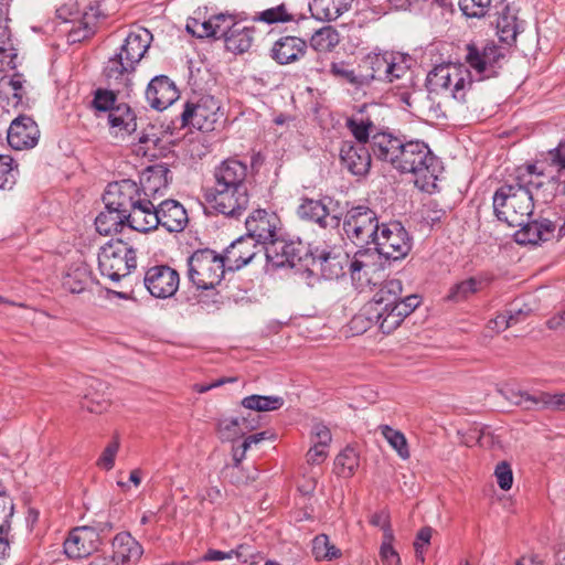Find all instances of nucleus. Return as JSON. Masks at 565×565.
<instances>
[{
  "mask_svg": "<svg viewBox=\"0 0 565 565\" xmlns=\"http://www.w3.org/2000/svg\"><path fill=\"white\" fill-rule=\"evenodd\" d=\"M529 193L511 182L500 186L493 195V211L498 220L511 227L524 224L534 209V200Z\"/></svg>",
  "mask_w": 565,
  "mask_h": 565,
  "instance_id": "1",
  "label": "nucleus"
},
{
  "mask_svg": "<svg viewBox=\"0 0 565 565\" xmlns=\"http://www.w3.org/2000/svg\"><path fill=\"white\" fill-rule=\"evenodd\" d=\"M426 85L430 93L449 90L455 99L466 102L467 93L472 87L471 73L462 64H439L428 73Z\"/></svg>",
  "mask_w": 565,
  "mask_h": 565,
  "instance_id": "2",
  "label": "nucleus"
},
{
  "mask_svg": "<svg viewBox=\"0 0 565 565\" xmlns=\"http://www.w3.org/2000/svg\"><path fill=\"white\" fill-rule=\"evenodd\" d=\"M225 269L224 259L210 248L198 249L188 258L186 275L198 289H214L221 284Z\"/></svg>",
  "mask_w": 565,
  "mask_h": 565,
  "instance_id": "3",
  "label": "nucleus"
},
{
  "mask_svg": "<svg viewBox=\"0 0 565 565\" xmlns=\"http://www.w3.org/2000/svg\"><path fill=\"white\" fill-rule=\"evenodd\" d=\"M137 266L136 250L122 239L110 241L98 253L100 274L113 281H119Z\"/></svg>",
  "mask_w": 565,
  "mask_h": 565,
  "instance_id": "4",
  "label": "nucleus"
},
{
  "mask_svg": "<svg viewBox=\"0 0 565 565\" xmlns=\"http://www.w3.org/2000/svg\"><path fill=\"white\" fill-rule=\"evenodd\" d=\"M395 168L401 173H413L424 179H436L438 161L427 143L422 140H404Z\"/></svg>",
  "mask_w": 565,
  "mask_h": 565,
  "instance_id": "5",
  "label": "nucleus"
},
{
  "mask_svg": "<svg viewBox=\"0 0 565 565\" xmlns=\"http://www.w3.org/2000/svg\"><path fill=\"white\" fill-rule=\"evenodd\" d=\"M380 228L377 214L369 206H353L344 215L343 231L355 245L373 244Z\"/></svg>",
  "mask_w": 565,
  "mask_h": 565,
  "instance_id": "6",
  "label": "nucleus"
},
{
  "mask_svg": "<svg viewBox=\"0 0 565 565\" xmlns=\"http://www.w3.org/2000/svg\"><path fill=\"white\" fill-rule=\"evenodd\" d=\"M210 206L226 217L238 218L249 203L248 188L213 184L204 194Z\"/></svg>",
  "mask_w": 565,
  "mask_h": 565,
  "instance_id": "7",
  "label": "nucleus"
},
{
  "mask_svg": "<svg viewBox=\"0 0 565 565\" xmlns=\"http://www.w3.org/2000/svg\"><path fill=\"white\" fill-rule=\"evenodd\" d=\"M373 245L379 255L386 259L398 260L411 252L412 238L402 223H383Z\"/></svg>",
  "mask_w": 565,
  "mask_h": 565,
  "instance_id": "8",
  "label": "nucleus"
},
{
  "mask_svg": "<svg viewBox=\"0 0 565 565\" xmlns=\"http://www.w3.org/2000/svg\"><path fill=\"white\" fill-rule=\"evenodd\" d=\"M504 53L500 46L490 41L484 44L469 43L466 46L465 60L467 64L480 76V79L498 75Z\"/></svg>",
  "mask_w": 565,
  "mask_h": 565,
  "instance_id": "9",
  "label": "nucleus"
},
{
  "mask_svg": "<svg viewBox=\"0 0 565 565\" xmlns=\"http://www.w3.org/2000/svg\"><path fill=\"white\" fill-rule=\"evenodd\" d=\"M420 303L417 295L404 297L399 303L387 307H374L366 309L369 320H374L385 334L396 330L406 317H408Z\"/></svg>",
  "mask_w": 565,
  "mask_h": 565,
  "instance_id": "10",
  "label": "nucleus"
},
{
  "mask_svg": "<svg viewBox=\"0 0 565 565\" xmlns=\"http://www.w3.org/2000/svg\"><path fill=\"white\" fill-rule=\"evenodd\" d=\"M222 114L220 106L212 96L200 98L198 103L188 102L181 114L182 127L191 126L201 131H212Z\"/></svg>",
  "mask_w": 565,
  "mask_h": 565,
  "instance_id": "11",
  "label": "nucleus"
},
{
  "mask_svg": "<svg viewBox=\"0 0 565 565\" xmlns=\"http://www.w3.org/2000/svg\"><path fill=\"white\" fill-rule=\"evenodd\" d=\"M108 522L97 523L96 526L76 527L68 534L64 542V552L70 558H81L89 555L97 548L99 533L110 531Z\"/></svg>",
  "mask_w": 565,
  "mask_h": 565,
  "instance_id": "12",
  "label": "nucleus"
},
{
  "mask_svg": "<svg viewBox=\"0 0 565 565\" xmlns=\"http://www.w3.org/2000/svg\"><path fill=\"white\" fill-rule=\"evenodd\" d=\"M143 282L151 296L166 299L177 292L180 276L175 269L168 265H157L146 271Z\"/></svg>",
  "mask_w": 565,
  "mask_h": 565,
  "instance_id": "13",
  "label": "nucleus"
},
{
  "mask_svg": "<svg viewBox=\"0 0 565 565\" xmlns=\"http://www.w3.org/2000/svg\"><path fill=\"white\" fill-rule=\"evenodd\" d=\"M280 225L276 213L263 209L255 210L245 221L247 237L262 246L279 233Z\"/></svg>",
  "mask_w": 565,
  "mask_h": 565,
  "instance_id": "14",
  "label": "nucleus"
},
{
  "mask_svg": "<svg viewBox=\"0 0 565 565\" xmlns=\"http://www.w3.org/2000/svg\"><path fill=\"white\" fill-rule=\"evenodd\" d=\"M508 401L526 411L546 408L555 412H565V393L551 394L537 392L530 394L526 391L510 390L504 393Z\"/></svg>",
  "mask_w": 565,
  "mask_h": 565,
  "instance_id": "15",
  "label": "nucleus"
},
{
  "mask_svg": "<svg viewBox=\"0 0 565 565\" xmlns=\"http://www.w3.org/2000/svg\"><path fill=\"white\" fill-rule=\"evenodd\" d=\"M140 196L139 185L132 180L124 179L108 184L103 201L107 209L121 211L126 214Z\"/></svg>",
  "mask_w": 565,
  "mask_h": 565,
  "instance_id": "16",
  "label": "nucleus"
},
{
  "mask_svg": "<svg viewBox=\"0 0 565 565\" xmlns=\"http://www.w3.org/2000/svg\"><path fill=\"white\" fill-rule=\"evenodd\" d=\"M172 180V173L166 163L148 167L140 178L141 195L153 201L161 199Z\"/></svg>",
  "mask_w": 565,
  "mask_h": 565,
  "instance_id": "17",
  "label": "nucleus"
},
{
  "mask_svg": "<svg viewBox=\"0 0 565 565\" xmlns=\"http://www.w3.org/2000/svg\"><path fill=\"white\" fill-rule=\"evenodd\" d=\"M158 204L156 201L140 196L134 206L126 213L127 225L138 232L148 233L158 228Z\"/></svg>",
  "mask_w": 565,
  "mask_h": 565,
  "instance_id": "18",
  "label": "nucleus"
},
{
  "mask_svg": "<svg viewBox=\"0 0 565 565\" xmlns=\"http://www.w3.org/2000/svg\"><path fill=\"white\" fill-rule=\"evenodd\" d=\"M40 130L29 116L20 115L12 120L8 129V143L15 150L33 148L39 140Z\"/></svg>",
  "mask_w": 565,
  "mask_h": 565,
  "instance_id": "19",
  "label": "nucleus"
},
{
  "mask_svg": "<svg viewBox=\"0 0 565 565\" xmlns=\"http://www.w3.org/2000/svg\"><path fill=\"white\" fill-rule=\"evenodd\" d=\"M339 156L342 167L353 175L363 177L369 173L372 154L366 146L345 140L341 143Z\"/></svg>",
  "mask_w": 565,
  "mask_h": 565,
  "instance_id": "20",
  "label": "nucleus"
},
{
  "mask_svg": "<svg viewBox=\"0 0 565 565\" xmlns=\"http://www.w3.org/2000/svg\"><path fill=\"white\" fill-rule=\"evenodd\" d=\"M146 98L153 109L164 110L179 98V90L168 76L158 75L148 84Z\"/></svg>",
  "mask_w": 565,
  "mask_h": 565,
  "instance_id": "21",
  "label": "nucleus"
},
{
  "mask_svg": "<svg viewBox=\"0 0 565 565\" xmlns=\"http://www.w3.org/2000/svg\"><path fill=\"white\" fill-rule=\"evenodd\" d=\"M405 136H396L392 132L380 131L373 134L371 139L372 154L376 160L388 163L395 168L399 157Z\"/></svg>",
  "mask_w": 565,
  "mask_h": 565,
  "instance_id": "22",
  "label": "nucleus"
},
{
  "mask_svg": "<svg viewBox=\"0 0 565 565\" xmlns=\"http://www.w3.org/2000/svg\"><path fill=\"white\" fill-rule=\"evenodd\" d=\"M262 248L249 237H239L233 242L221 255L224 259L225 268L228 270H238L249 264Z\"/></svg>",
  "mask_w": 565,
  "mask_h": 565,
  "instance_id": "23",
  "label": "nucleus"
},
{
  "mask_svg": "<svg viewBox=\"0 0 565 565\" xmlns=\"http://www.w3.org/2000/svg\"><path fill=\"white\" fill-rule=\"evenodd\" d=\"M313 262L319 263L320 270L327 279H338L347 273L349 254L341 247H332L328 250L317 249Z\"/></svg>",
  "mask_w": 565,
  "mask_h": 565,
  "instance_id": "24",
  "label": "nucleus"
},
{
  "mask_svg": "<svg viewBox=\"0 0 565 565\" xmlns=\"http://www.w3.org/2000/svg\"><path fill=\"white\" fill-rule=\"evenodd\" d=\"M248 166L235 158H228L215 167L213 172L214 184L247 186Z\"/></svg>",
  "mask_w": 565,
  "mask_h": 565,
  "instance_id": "25",
  "label": "nucleus"
},
{
  "mask_svg": "<svg viewBox=\"0 0 565 565\" xmlns=\"http://www.w3.org/2000/svg\"><path fill=\"white\" fill-rule=\"evenodd\" d=\"M157 216L159 226L170 233L182 232L189 223L186 210L175 200H164L158 203Z\"/></svg>",
  "mask_w": 565,
  "mask_h": 565,
  "instance_id": "26",
  "label": "nucleus"
},
{
  "mask_svg": "<svg viewBox=\"0 0 565 565\" xmlns=\"http://www.w3.org/2000/svg\"><path fill=\"white\" fill-rule=\"evenodd\" d=\"M228 28L225 29L224 39L225 47L227 51L235 54H243L247 52L254 41V26H245L242 23L235 21L233 15H230Z\"/></svg>",
  "mask_w": 565,
  "mask_h": 565,
  "instance_id": "27",
  "label": "nucleus"
},
{
  "mask_svg": "<svg viewBox=\"0 0 565 565\" xmlns=\"http://www.w3.org/2000/svg\"><path fill=\"white\" fill-rule=\"evenodd\" d=\"M260 248L265 250L267 260L277 267L294 264L301 258L296 244L281 238L279 233Z\"/></svg>",
  "mask_w": 565,
  "mask_h": 565,
  "instance_id": "28",
  "label": "nucleus"
},
{
  "mask_svg": "<svg viewBox=\"0 0 565 565\" xmlns=\"http://www.w3.org/2000/svg\"><path fill=\"white\" fill-rule=\"evenodd\" d=\"M520 227L521 228L515 233V241L521 245H536L555 237L556 226L554 222L547 218L533 222H529L527 220Z\"/></svg>",
  "mask_w": 565,
  "mask_h": 565,
  "instance_id": "29",
  "label": "nucleus"
},
{
  "mask_svg": "<svg viewBox=\"0 0 565 565\" xmlns=\"http://www.w3.org/2000/svg\"><path fill=\"white\" fill-rule=\"evenodd\" d=\"M307 42L298 36L287 35L277 40L271 47V57L281 65L290 64L302 57Z\"/></svg>",
  "mask_w": 565,
  "mask_h": 565,
  "instance_id": "30",
  "label": "nucleus"
},
{
  "mask_svg": "<svg viewBox=\"0 0 565 565\" xmlns=\"http://www.w3.org/2000/svg\"><path fill=\"white\" fill-rule=\"evenodd\" d=\"M136 67L126 62L121 54H115L110 57L104 68V76L108 86L114 87L117 92L128 88L131 83V75Z\"/></svg>",
  "mask_w": 565,
  "mask_h": 565,
  "instance_id": "31",
  "label": "nucleus"
},
{
  "mask_svg": "<svg viewBox=\"0 0 565 565\" xmlns=\"http://www.w3.org/2000/svg\"><path fill=\"white\" fill-rule=\"evenodd\" d=\"M230 15L231 14L218 13L203 22L196 19H190L185 29L189 33L199 39H222L225 29L228 28L227 24L230 23Z\"/></svg>",
  "mask_w": 565,
  "mask_h": 565,
  "instance_id": "32",
  "label": "nucleus"
},
{
  "mask_svg": "<svg viewBox=\"0 0 565 565\" xmlns=\"http://www.w3.org/2000/svg\"><path fill=\"white\" fill-rule=\"evenodd\" d=\"M151 40L152 34L146 29H140L137 32H130L118 54H121L126 62L136 67L149 49Z\"/></svg>",
  "mask_w": 565,
  "mask_h": 565,
  "instance_id": "33",
  "label": "nucleus"
},
{
  "mask_svg": "<svg viewBox=\"0 0 565 565\" xmlns=\"http://www.w3.org/2000/svg\"><path fill=\"white\" fill-rule=\"evenodd\" d=\"M390 54L371 53L362 58L359 70L361 71L363 86L369 85L372 81L386 82Z\"/></svg>",
  "mask_w": 565,
  "mask_h": 565,
  "instance_id": "34",
  "label": "nucleus"
},
{
  "mask_svg": "<svg viewBox=\"0 0 565 565\" xmlns=\"http://www.w3.org/2000/svg\"><path fill=\"white\" fill-rule=\"evenodd\" d=\"M24 79L22 74L15 73L13 76H3L0 79V105L9 111V107L18 108L23 103L25 96Z\"/></svg>",
  "mask_w": 565,
  "mask_h": 565,
  "instance_id": "35",
  "label": "nucleus"
},
{
  "mask_svg": "<svg viewBox=\"0 0 565 565\" xmlns=\"http://www.w3.org/2000/svg\"><path fill=\"white\" fill-rule=\"evenodd\" d=\"M546 177L542 172H537L534 164L519 167L511 183L521 190L530 192L533 200L540 198V193L545 184Z\"/></svg>",
  "mask_w": 565,
  "mask_h": 565,
  "instance_id": "36",
  "label": "nucleus"
},
{
  "mask_svg": "<svg viewBox=\"0 0 565 565\" xmlns=\"http://www.w3.org/2000/svg\"><path fill=\"white\" fill-rule=\"evenodd\" d=\"M113 555L111 558L119 562L121 565L126 562L138 561L143 553V548L138 541H136L130 533H118L111 543Z\"/></svg>",
  "mask_w": 565,
  "mask_h": 565,
  "instance_id": "37",
  "label": "nucleus"
},
{
  "mask_svg": "<svg viewBox=\"0 0 565 565\" xmlns=\"http://www.w3.org/2000/svg\"><path fill=\"white\" fill-rule=\"evenodd\" d=\"M495 28L502 42L507 44L514 43L520 30L515 9L510 4H502V8L498 11Z\"/></svg>",
  "mask_w": 565,
  "mask_h": 565,
  "instance_id": "38",
  "label": "nucleus"
},
{
  "mask_svg": "<svg viewBox=\"0 0 565 565\" xmlns=\"http://www.w3.org/2000/svg\"><path fill=\"white\" fill-rule=\"evenodd\" d=\"M353 0H311L309 9L313 18L320 21L337 20L348 11Z\"/></svg>",
  "mask_w": 565,
  "mask_h": 565,
  "instance_id": "39",
  "label": "nucleus"
},
{
  "mask_svg": "<svg viewBox=\"0 0 565 565\" xmlns=\"http://www.w3.org/2000/svg\"><path fill=\"white\" fill-rule=\"evenodd\" d=\"M403 286L398 279L386 280L381 288L375 292L373 299L366 305V309H374V307H390L403 299L402 296Z\"/></svg>",
  "mask_w": 565,
  "mask_h": 565,
  "instance_id": "40",
  "label": "nucleus"
},
{
  "mask_svg": "<svg viewBox=\"0 0 565 565\" xmlns=\"http://www.w3.org/2000/svg\"><path fill=\"white\" fill-rule=\"evenodd\" d=\"M134 110L127 104H119L108 114V124L116 134L124 131L128 135L136 132L137 121Z\"/></svg>",
  "mask_w": 565,
  "mask_h": 565,
  "instance_id": "41",
  "label": "nucleus"
},
{
  "mask_svg": "<svg viewBox=\"0 0 565 565\" xmlns=\"http://www.w3.org/2000/svg\"><path fill=\"white\" fill-rule=\"evenodd\" d=\"M125 213L114 209H107L100 212L95 220L96 231L102 235H111L121 232L122 227L127 225Z\"/></svg>",
  "mask_w": 565,
  "mask_h": 565,
  "instance_id": "42",
  "label": "nucleus"
},
{
  "mask_svg": "<svg viewBox=\"0 0 565 565\" xmlns=\"http://www.w3.org/2000/svg\"><path fill=\"white\" fill-rule=\"evenodd\" d=\"M297 213L300 218L315 222L322 228L329 225V210L319 200L305 199L299 205Z\"/></svg>",
  "mask_w": 565,
  "mask_h": 565,
  "instance_id": "43",
  "label": "nucleus"
},
{
  "mask_svg": "<svg viewBox=\"0 0 565 565\" xmlns=\"http://www.w3.org/2000/svg\"><path fill=\"white\" fill-rule=\"evenodd\" d=\"M340 43L339 32L331 25L322 26L310 38V46L317 53H329Z\"/></svg>",
  "mask_w": 565,
  "mask_h": 565,
  "instance_id": "44",
  "label": "nucleus"
},
{
  "mask_svg": "<svg viewBox=\"0 0 565 565\" xmlns=\"http://www.w3.org/2000/svg\"><path fill=\"white\" fill-rule=\"evenodd\" d=\"M90 281V273L85 265L71 268L63 278V287L72 294H79Z\"/></svg>",
  "mask_w": 565,
  "mask_h": 565,
  "instance_id": "45",
  "label": "nucleus"
},
{
  "mask_svg": "<svg viewBox=\"0 0 565 565\" xmlns=\"http://www.w3.org/2000/svg\"><path fill=\"white\" fill-rule=\"evenodd\" d=\"M244 428L253 429L254 426L247 424L245 417H231L218 420L217 433L222 440H234L244 435Z\"/></svg>",
  "mask_w": 565,
  "mask_h": 565,
  "instance_id": "46",
  "label": "nucleus"
},
{
  "mask_svg": "<svg viewBox=\"0 0 565 565\" xmlns=\"http://www.w3.org/2000/svg\"><path fill=\"white\" fill-rule=\"evenodd\" d=\"M347 128L356 140L355 145H364L372 139L373 134L379 132L376 126L370 118H348Z\"/></svg>",
  "mask_w": 565,
  "mask_h": 565,
  "instance_id": "47",
  "label": "nucleus"
},
{
  "mask_svg": "<svg viewBox=\"0 0 565 565\" xmlns=\"http://www.w3.org/2000/svg\"><path fill=\"white\" fill-rule=\"evenodd\" d=\"M329 74L335 79L350 84L356 88L363 87L361 71L356 73L347 61L331 62Z\"/></svg>",
  "mask_w": 565,
  "mask_h": 565,
  "instance_id": "48",
  "label": "nucleus"
},
{
  "mask_svg": "<svg viewBox=\"0 0 565 565\" xmlns=\"http://www.w3.org/2000/svg\"><path fill=\"white\" fill-rule=\"evenodd\" d=\"M482 286V280L476 277H470L452 285L447 295V299L454 302L467 300L472 295L477 294Z\"/></svg>",
  "mask_w": 565,
  "mask_h": 565,
  "instance_id": "49",
  "label": "nucleus"
},
{
  "mask_svg": "<svg viewBox=\"0 0 565 565\" xmlns=\"http://www.w3.org/2000/svg\"><path fill=\"white\" fill-rule=\"evenodd\" d=\"M285 401L281 396L249 395L242 399V405L256 412H270L284 406Z\"/></svg>",
  "mask_w": 565,
  "mask_h": 565,
  "instance_id": "50",
  "label": "nucleus"
},
{
  "mask_svg": "<svg viewBox=\"0 0 565 565\" xmlns=\"http://www.w3.org/2000/svg\"><path fill=\"white\" fill-rule=\"evenodd\" d=\"M359 467V455L352 447L344 448L334 460V471L338 476L350 478Z\"/></svg>",
  "mask_w": 565,
  "mask_h": 565,
  "instance_id": "51",
  "label": "nucleus"
},
{
  "mask_svg": "<svg viewBox=\"0 0 565 565\" xmlns=\"http://www.w3.org/2000/svg\"><path fill=\"white\" fill-rule=\"evenodd\" d=\"M412 58L408 55L401 53L390 54L386 82H394L406 77L411 72Z\"/></svg>",
  "mask_w": 565,
  "mask_h": 565,
  "instance_id": "52",
  "label": "nucleus"
},
{
  "mask_svg": "<svg viewBox=\"0 0 565 565\" xmlns=\"http://www.w3.org/2000/svg\"><path fill=\"white\" fill-rule=\"evenodd\" d=\"M380 430H381L383 437L390 444V446L394 450H396L397 455L402 459L406 460L409 458L411 452H409L408 444H407L405 435L402 431L396 430L388 425L380 426Z\"/></svg>",
  "mask_w": 565,
  "mask_h": 565,
  "instance_id": "53",
  "label": "nucleus"
},
{
  "mask_svg": "<svg viewBox=\"0 0 565 565\" xmlns=\"http://www.w3.org/2000/svg\"><path fill=\"white\" fill-rule=\"evenodd\" d=\"M312 553L317 559H332L340 555V550L330 543L328 535L319 534L312 541Z\"/></svg>",
  "mask_w": 565,
  "mask_h": 565,
  "instance_id": "54",
  "label": "nucleus"
},
{
  "mask_svg": "<svg viewBox=\"0 0 565 565\" xmlns=\"http://www.w3.org/2000/svg\"><path fill=\"white\" fill-rule=\"evenodd\" d=\"M371 257H373V254L370 249H360L354 254L353 258L349 257L347 268L349 269L353 280H361V271L372 266V263L369 262V258Z\"/></svg>",
  "mask_w": 565,
  "mask_h": 565,
  "instance_id": "55",
  "label": "nucleus"
},
{
  "mask_svg": "<svg viewBox=\"0 0 565 565\" xmlns=\"http://www.w3.org/2000/svg\"><path fill=\"white\" fill-rule=\"evenodd\" d=\"M17 169L13 167V159L0 154V189H11L17 181Z\"/></svg>",
  "mask_w": 565,
  "mask_h": 565,
  "instance_id": "56",
  "label": "nucleus"
},
{
  "mask_svg": "<svg viewBox=\"0 0 565 565\" xmlns=\"http://www.w3.org/2000/svg\"><path fill=\"white\" fill-rule=\"evenodd\" d=\"M292 19V15L288 13L286 6L282 3L262 11L254 20L273 24L277 22H289Z\"/></svg>",
  "mask_w": 565,
  "mask_h": 565,
  "instance_id": "57",
  "label": "nucleus"
},
{
  "mask_svg": "<svg viewBox=\"0 0 565 565\" xmlns=\"http://www.w3.org/2000/svg\"><path fill=\"white\" fill-rule=\"evenodd\" d=\"M490 3L491 0H459V8L469 18H481L487 13Z\"/></svg>",
  "mask_w": 565,
  "mask_h": 565,
  "instance_id": "58",
  "label": "nucleus"
},
{
  "mask_svg": "<svg viewBox=\"0 0 565 565\" xmlns=\"http://www.w3.org/2000/svg\"><path fill=\"white\" fill-rule=\"evenodd\" d=\"M393 541V532H387L386 535H383V542L380 548V556L385 565H398L401 562L398 553L392 545Z\"/></svg>",
  "mask_w": 565,
  "mask_h": 565,
  "instance_id": "59",
  "label": "nucleus"
},
{
  "mask_svg": "<svg viewBox=\"0 0 565 565\" xmlns=\"http://www.w3.org/2000/svg\"><path fill=\"white\" fill-rule=\"evenodd\" d=\"M17 52L9 41H0V71L14 70L17 67Z\"/></svg>",
  "mask_w": 565,
  "mask_h": 565,
  "instance_id": "60",
  "label": "nucleus"
},
{
  "mask_svg": "<svg viewBox=\"0 0 565 565\" xmlns=\"http://www.w3.org/2000/svg\"><path fill=\"white\" fill-rule=\"evenodd\" d=\"M116 95L113 90L97 89L93 99V106L99 111H108L115 109Z\"/></svg>",
  "mask_w": 565,
  "mask_h": 565,
  "instance_id": "61",
  "label": "nucleus"
},
{
  "mask_svg": "<svg viewBox=\"0 0 565 565\" xmlns=\"http://www.w3.org/2000/svg\"><path fill=\"white\" fill-rule=\"evenodd\" d=\"M431 535L433 529L430 526L422 527L416 535V540L414 542L415 555L422 563L425 562L424 548L430 544Z\"/></svg>",
  "mask_w": 565,
  "mask_h": 565,
  "instance_id": "62",
  "label": "nucleus"
},
{
  "mask_svg": "<svg viewBox=\"0 0 565 565\" xmlns=\"http://www.w3.org/2000/svg\"><path fill=\"white\" fill-rule=\"evenodd\" d=\"M119 449V441L115 439L104 449L103 454L97 460V466L105 469L110 470L114 468L115 458Z\"/></svg>",
  "mask_w": 565,
  "mask_h": 565,
  "instance_id": "63",
  "label": "nucleus"
},
{
  "mask_svg": "<svg viewBox=\"0 0 565 565\" xmlns=\"http://www.w3.org/2000/svg\"><path fill=\"white\" fill-rule=\"evenodd\" d=\"M494 475L498 484L502 490H510L513 483V473L510 465L507 461L498 463Z\"/></svg>",
  "mask_w": 565,
  "mask_h": 565,
  "instance_id": "64",
  "label": "nucleus"
}]
</instances>
